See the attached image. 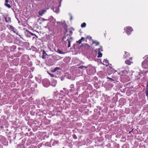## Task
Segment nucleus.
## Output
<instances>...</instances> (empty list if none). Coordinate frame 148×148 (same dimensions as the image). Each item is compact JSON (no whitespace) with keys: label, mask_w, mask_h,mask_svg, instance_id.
<instances>
[{"label":"nucleus","mask_w":148,"mask_h":148,"mask_svg":"<svg viewBox=\"0 0 148 148\" xmlns=\"http://www.w3.org/2000/svg\"><path fill=\"white\" fill-rule=\"evenodd\" d=\"M124 30H125L126 34L128 35H130L131 32L133 30V29L131 27L128 26L124 28Z\"/></svg>","instance_id":"nucleus-3"},{"label":"nucleus","mask_w":148,"mask_h":148,"mask_svg":"<svg viewBox=\"0 0 148 148\" xmlns=\"http://www.w3.org/2000/svg\"><path fill=\"white\" fill-rule=\"evenodd\" d=\"M92 44H95L96 46L98 45H99V42H97L96 41H93Z\"/></svg>","instance_id":"nucleus-20"},{"label":"nucleus","mask_w":148,"mask_h":148,"mask_svg":"<svg viewBox=\"0 0 148 148\" xmlns=\"http://www.w3.org/2000/svg\"><path fill=\"white\" fill-rule=\"evenodd\" d=\"M11 48L13 50H15L16 49V47L15 46L13 45L12 46Z\"/></svg>","instance_id":"nucleus-31"},{"label":"nucleus","mask_w":148,"mask_h":148,"mask_svg":"<svg viewBox=\"0 0 148 148\" xmlns=\"http://www.w3.org/2000/svg\"><path fill=\"white\" fill-rule=\"evenodd\" d=\"M34 38V37H33V38Z\"/></svg>","instance_id":"nucleus-52"},{"label":"nucleus","mask_w":148,"mask_h":148,"mask_svg":"<svg viewBox=\"0 0 148 148\" xmlns=\"http://www.w3.org/2000/svg\"><path fill=\"white\" fill-rule=\"evenodd\" d=\"M88 67V66H81L79 67H78V68L81 69H82L83 70H85Z\"/></svg>","instance_id":"nucleus-13"},{"label":"nucleus","mask_w":148,"mask_h":148,"mask_svg":"<svg viewBox=\"0 0 148 148\" xmlns=\"http://www.w3.org/2000/svg\"><path fill=\"white\" fill-rule=\"evenodd\" d=\"M82 41L80 39L79 40L77 41V42L79 44H80L82 42Z\"/></svg>","instance_id":"nucleus-34"},{"label":"nucleus","mask_w":148,"mask_h":148,"mask_svg":"<svg viewBox=\"0 0 148 148\" xmlns=\"http://www.w3.org/2000/svg\"><path fill=\"white\" fill-rule=\"evenodd\" d=\"M5 5L8 8H10L11 7L10 5L8 4L5 3Z\"/></svg>","instance_id":"nucleus-26"},{"label":"nucleus","mask_w":148,"mask_h":148,"mask_svg":"<svg viewBox=\"0 0 148 148\" xmlns=\"http://www.w3.org/2000/svg\"><path fill=\"white\" fill-rule=\"evenodd\" d=\"M6 41L9 43H11L13 42V40L11 38H9L7 39Z\"/></svg>","instance_id":"nucleus-17"},{"label":"nucleus","mask_w":148,"mask_h":148,"mask_svg":"<svg viewBox=\"0 0 148 148\" xmlns=\"http://www.w3.org/2000/svg\"><path fill=\"white\" fill-rule=\"evenodd\" d=\"M86 45H87L88 46V44H86Z\"/></svg>","instance_id":"nucleus-49"},{"label":"nucleus","mask_w":148,"mask_h":148,"mask_svg":"<svg viewBox=\"0 0 148 148\" xmlns=\"http://www.w3.org/2000/svg\"><path fill=\"white\" fill-rule=\"evenodd\" d=\"M99 49H100V50H99L100 51L101 50V51H103V50L102 49V47H101V48H99Z\"/></svg>","instance_id":"nucleus-41"},{"label":"nucleus","mask_w":148,"mask_h":148,"mask_svg":"<svg viewBox=\"0 0 148 148\" xmlns=\"http://www.w3.org/2000/svg\"><path fill=\"white\" fill-rule=\"evenodd\" d=\"M26 32L27 33H29V34H31L32 36H36L37 38H38V36L35 34H33V33L29 31L28 30H26Z\"/></svg>","instance_id":"nucleus-11"},{"label":"nucleus","mask_w":148,"mask_h":148,"mask_svg":"<svg viewBox=\"0 0 148 148\" xmlns=\"http://www.w3.org/2000/svg\"><path fill=\"white\" fill-rule=\"evenodd\" d=\"M88 67L87 69V73L89 75H91L95 73L96 70L94 67L92 66L91 65H89L88 66Z\"/></svg>","instance_id":"nucleus-2"},{"label":"nucleus","mask_w":148,"mask_h":148,"mask_svg":"<svg viewBox=\"0 0 148 148\" xmlns=\"http://www.w3.org/2000/svg\"><path fill=\"white\" fill-rule=\"evenodd\" d=\"M72 37H71L70 38V39H72Z\"/></svg>","instance_id":"nucleus-47"},{"label":"nucleus","mask_w":148,"mask_h":148,"mask_svg":"<svg viewBox=\"0 0 148 148\" xmlns=\"http://www.w3.org/2000/svg\"><path fill=\"white\" fill-rule=\"evenodd\" d=\"M104 60L105 62L106 63H108V61L107 59H104Z\"/></svg>","instance_id":"nucleus-36"},{"label":"nucleus","mask_w":148,"mask_h":148,"mask_svg":"<svg viewBox=\"0 0 148 148\" xmlns=\"http://www.w3.org/2000/svg\"><path fill=\"white\" fill-rule=\"evenodd\" d=\"M86 25V24L85 23H83L81 25L82 27H85Z\"/></svg>","instance_id":"nucleus-25"},{"label":"nucleus","mask_w":148,"mask_h":148,"mask_svg":"<svg viewBox=\"0 0 148 148\" xmlns=\"http://www.w3.org/2000/svg\"><path fill=\"white\" fill-rule=\"evenodd\" d=\"M6 27L5 26L4 23H0V30L3 31L5 29Z\"/></svg>","instance_id":"nucleus-6"},{"label":"nucleus","mask_w":148,"mask_h":148,"mask_svg":"<svg viewBox=\"0 0 148 148\" xmlns=\"http://www.w3.org/2000/svg\"><path fill=\"white\" fill-rule=\"evenodd\" d=\"M59 95V94H58L57 95H54L53 97L54 100L50 99L47 100V104L48 105H51L52 106H53L55 104H58L60 99L58 98L57 99V98Z\"/></svg>","instance_id":"nucleus-1"},{"label":"nucleus","mask_w":148,"mask_h":148,"mask_svg":"<svg viewBox=\"0 0 148 148\" xmlns=\"http://www.w3.org/2000/svg\"><path fill=\"white\" fill-rule=\"evenodd\" d=\"M73 138L75 139H77V136H76V135L75 134H74L73 136Z\"/></svg>","instance_id":"nucleus-33"},{"label":"nucleus","mask_w":148,"mask_h":148,"mask_svg":"<svg viewBox=\"0 0 148 148\" xmlns=\"http://www.w3.org/2000/svg\"><path fill=\"white\" fill-rule=\"evenodd\" d=\"M60 68L59 67H56L54 69H53L51 70V72L52 73H54L57 70H60Z\"/></svg>","instance_id":"nucleus-12"},{"label":"nucleus","mask_w":148,"mask_h":148,"mask_svg":"<svg viewBox=\"0 0 148 148\" xmlns=\"http://www.w3.org/2000/svg\"><path fill=\"white\" fill-rule=\"evenodd\" d=\"M74 86V85L73 84H71L70 85V87L71 88H72Z\"/></svg>","instance_id":"nucleus-39"},{"label":"nucleus","mask_w":148,"mask_h":148,"mask_svg":"<svg viewBox=\"0 0 148 148\" xmlns=\"http://www.w3.org/2000/svg\"><path fill=\"white\" fill-rule=\"evenodd\" d=\"M121 78H126L128 77L127 75H123L121 76Z\"/></svg>","instance_id":"nucleus-29"},{"label":"nucleus","mask_w":148,"mask_h":148,"mask_svg":"<svg viewBox=\"0 0 148 148\" xmlns=\"http://www.w3.org/2000/svg\"><path fill=\"white\" fill-rule=\"evenodd\" d=\"M49 74L50 75L51 77H53L54 76V75L52 74L49 73Z\"/></svg>","instance_id":"nucleus-37"},{"label":"nucleus","mask_w":148,"mask_h":148,"mask_svg":"<svg viewBox=\"0 0 148 148\" xmlns=\"http://www.w3.org/2000/svg\"><path fill=\"white\" fill-rule=\"evenodd\" d=\"M72 16H71V18H70L71 20H72Z\"/></svg>","instance_id":"nucleus-44"},{"label":"nucleus","mask_w":148,"mask_h":148,"mask_svg":"<svg viewBox=\"0 0 148 148\" xmlns=\"http://www.w3.org/2000/svg\"><path fill=\"white\" fill-rule=\"evenodd\" d=\"M125 63L129 65H130L131 63H132V62L129 60H127L125 62Z\"/></svg>","instance_id":"nucleus-16"},{"label":"nucleus","mask_w":148,"mask_h":148,"mask_svg":"<svg viewBox=\"0 0 148 148\" xmlns=\"http://www.w3.org/2000/svg\"><path fill=\"white\" fill-rule=\"evenodd\" d=\"M58 141L56 140H54L52 144V146H54L55 145L57 144L58 143Z\"/></svg>","instance_id":"nucleus-22"},{"label":"nucleus","mask_w":148,"mask_h":148,"mask_svg":"<svg viewBox=\"0 0 148 148\" xmlns=\"http://www.w3.org/2000/svg\"><path fill=\"white\" fill-rule=\"evenodd\" d=\"M1 38H5V35L4 34H1Z\"/></svg>","instance_id":"nucleus-35"},{"label":"nucleus","mask_w":148,"mask_h":148,"mask_svg":"<svg viewBox=\"0 0 148 148\" xmlns=\"http://www.w3.org/2000/svg\"><path fill=\"white\" fill-rule=\"evenodd\" d=\"M57 83V81L56 80H53L52 82L51 85L53 86H55Z\"/></svg>","instance_id":"nucleus-18"},{"label":"nucleus","mask_w":148,"mask_h":148,"mask_svg":"<svg viewBox=\"0 0 148 148\" xmlns=\"http://www.w3.org/2000/svg\"><path fill=\"white\" fill-rule=\"evenodd\" d=\"M18 50H20L22 49V48H18Z\"/></svg>","instance_id":"nucleus-42"},{"label":"nucleus","mask_w":148,"mask_h":148,"mask_svg":"<svg viewBox=\"0 0 148 148\" xmlns=\"http://www.w3.org/2000/svg\"><path fill=\"white\" fill-rule=\"evenodd\" d=\"M36 80L38 82L40 83L41 82V80L40 78L36 77Z\"/></svg>","instance_id":"nucleus-24"},{"label":"nucleus","mask_w":148,"mask_h":148,"mask_svg":"<svg viewBox=\"0 0 148 148\" xmlns=\"http://www.w3.org/2000/svg\"><path fill=\"white\" fill-rule=\"evenodd\" d=\"M110 78V77H107V78H108V79H109Z\"/></svg>","instance_id":"nucleus-48"},{"label":"nucleus","mask_w":148,"mask_h":148,"mask_svg":"<svg viewBox=\"0 0 148 148\" xmlns=\"http://www.w3.org/2000/svg\"><path fill=\"white\" fill-rule=\"evenodd\" d=\"M46 11L45 10H40L38 12V14L42 16Z\"/></svg>","instance_id":"nucleus-10"},{"label":"nucleus","mask_w":148,"mask_h":148,"mask_svg":"<svg viewBox=\"0 0 148 148\" xmlns=\"http://www.w3.org/2000/svg\"><path fill=\"white\" fill-rule=\"evenodd\" d=\"M125 52V55L124 56V57L125 58H127L130 56V54L127 52Z\"/></svg>","instance_id":"nucleus-19"},{"label":"nucleus","mask_w":148,"mask_h":148,"mask_svg":"<svg viewBox=\"0 0 148 148\" xmlns=\"http://www.w3.org/2000/svg\"><path fill=\"white\" fill-rule=\"evenodd\" d=\"M42 58L43 59H45L46 58V56L47 55V53H46V52L44 50H43L42 51Z\"/></svg>","instance_id":"nucleus-8"},{"label":"nucleus","mask_w":148,"mask_h":148,"mask_svg":"<svg viewBox=\"0 0 148 148\" xmlns=\"http://www.w3.org/2000/svg\"><path fill=\"white\" fill-rule=\"evenodd\" d=\"M53 10L56 13H58L59 12V9L58 8H53Z\"/></svg>","instance_id":"nucleus-14"},{"label":"nucleus","mask_w":148,"mask_h":148,"mask_svg":"<svg viewBox=\"0 0 148 148\" xmlns=\"http://www.w3.org/2000/svg\"><path fill=\"white\" fill-rule=\"evenodd\" d=\"M100 49H98V55L97 56L98 58L101 57L102 56V54L101 53L100 51H99Z\"/></svg>","instance_id":"nucleus-15"},{"label":"nucleus","mask_w":148,"mask_h":148,"mask_svg":"<svg viewBox=\"0 0 148 148\" xmlns=\"http://www.w3.org/2000/svg\"><path fill=\"white\" fill-rule=\"evenodd\" d=\"M124 80V81H125V82H126L127 81H128V80Z\"/></svg>","instance_id":"nucleus-46"},{"label":"nucleus","mask_w":148,"mask_h":148,"mask_svg":"<svg viewBox=\"0 0 148 148\" xmlns=\"http://www.w3.org/2000/svg\"><path fill=\"white\" fill-rule=\"evenodd\" d=\"M65 25L66 26V27H65V29L66 30V33L68 32V30L67 29V26L66 24H65Z\"/></svg>","instance_id":"nucleus-30"},{"label":"nucleus","mask_w":148,"mask_h":148,"mask_svg":"<svg viewBox=\"0 0 148 148\" xmlns=\"http://www.w3.org/2000/svg\"><path fill=\"white\" fill-rule=\"evenodd\" d=\"M68 35V34H66V33L65 34L64 36L62 38V40H64V39L66 38V37Z\"/></svg>","instance_id":"nucleus-23"},{"label":"nucleus","mask_w":148,"mask_h":148,"mask_svg":"<svg viewBox=\"0 0 148 148\" xmlns=\"http://www.w3.org/2000/svg\"><path fill=\"white\" fill-rule=\"evenodd\" d=\"M130 58V59H132V58Z\"/></svg>","instance_id":"nucleus-51"},{"label":"nucleus","mask_w":148,"mask_h":148,"mask_svg":"<svg viewBox=\"0 0 148 148\" xmlns=\"http://www.w3.org/2000/svg\"><path fill=\"white\" fill-rule=\"evenodd\" d=\"M42 84L45 87H47L49 85L50 82L47 79H45L42 81Z\"/></svg>","instance_id":"nucleus-4"},{"label":"nucleus","mask_w":148,"mask_h":148,"mask_svg":"<svg viewBox=\"0 0 148 148\" xmlns=\"http://www.w3.org/2000/svg\"><path fill=\"white\" fill-rule=\"evenodd\" d=\"M69 33H70V34H69V36H71V35L73 34V32L70 29L69 31Z\"/></svg>","instance_id":"nucleus-28"},{"label":"nucleus","mask_w":148,"mask_h":148,"mask_svg":"<svg viewBox=\"0 0 148 148\" xmlns=\"http://www.w3.org/2000/svg\"><path fill=\"white\" fill-rule=\"evenodd\" d=\"M145 92L146 95L148 96V88H146Z\"/></svg>","instance_id":"nucleus-32"},{"label":"nucleus","mask_w":148,"mask_h":148,"mask_svg":"<svg viewBox=\"0 0 148 148\" xmlns=\"http://www.w3.org/2000/svg\"><path fill=\"white\" fill-rule=\"evenodd\" d=\"M84 39V38L83 37H82L80 40L82 41Z\"/></svg>","instance_id":"nucleus-38"},{"label":"nucleus","mask_w":148,"mask_h":148,"mask_svg":"<svg viewBox=\"0 0 148 148\" xmlns=\"http://www.w3.org/2000/svg\"><path fill=\"white\" fill-rule=\"evenodd\" d=\"M71 28V29H73V30H74V29H73V28Z\"/></svg>","instance_id":"nucleus-50"},{"label":"nucleus","mask_w":148,"mask_h":148,"mask_svg":"<svg viewBox=\"0 0 148 148\" xmlns=\"http://www.w3.org/2000/svg\"><path fill=\"white\" fill-rule=\"evenodd\" d=\"M109 79H110V80H112V81H114L113 80V79H112L111 78H110Z\"/></svg>","instance_id":"nucleus-43"},{"label":"nucleus","mask_w":148,"mask_h":148,"mask_svg":"<svg viewBox=\"0 0 148 148\" xmlns=\"http://www.w3.org/2000/svg\"><path fill=\"white\" fill-rule=\"evenodd\" d=\"M22 57L23 58H28L29 57L28 55H24L22 56Z\"/></svg>","instance_id":"nucleus-27"},{"label":"nucleus","mask_w":148,"mask_h":148,"mask_svg":"<svg viewBox=\"0 0 148 148\" xmlns=\"http://www.w3.org/2000/svg\"><path fill=\"white\" fill-rule=\"evenodd\" d=\"M56 51L58 53L61 54H64L66 53L65 51L64 52L63 50H61L59 49H58Z\"/></svg>","instance_id":"nucleus-9"},{"label":"nucleus","mask_w":148,"mask_h":148,"mask_svg":"<svg viewBox=\"0 0 148 148\" xmlns=\"http://www.w3.org/2000/svg\"><path fill=\"white\" fill-rule=\"evenodd\" d=\"M66 41H68V43H69V45L68 46V47L69 48V47H70L71 46V42H70L69 40V38H67Z\"/></svg>","instance_id":"nucleus-21"},{"label":"nucleus","mask_w":148,"mask_h":148,"mask_svg":"<svg viewBox=\"0 0 148 148\" xmlns=\"http://www.w3.org/2000/svg\"><path fill=\"white\" fill-rule=\"evenodd\" d=\"M8 28L10 30L13 31L17 35H18L19 36H20V35H18V33L17 32V30L12 25H9L8 26Z\"/></svg>","instance_id":"nucleus-5"},{"label":"nucleus","mask_w":148,"mask_h":148,"mask_svg":"<svg viewBox=\"0 0 148 148\" xmlns=\"http://www.w3.org/2000/svg\"><path fill=\"white\" fill-rule=\"evenodd\" d=\"M147 60L148 61V57L147 58Z\"/></svg>","instance_id":"nucleus-45"},{"label":"nucleus","mask_w":148,"mask_h":148,"mask_svg":"<svg viewBox=\"0 0 148 148\" xmlns=\"http://www.w3.org/2000/svg\"><path fill=\"white\" fill-rule=\"evenodd\" d=\"M5 21L8 23H11V20L10 18L8 17H5Z\"/></svg>","instance_id":"nucleus-7"},{"label":"nucleus","mask_w":148,"mask_h":148,"mask_svg":"<svg viewBox=\"0 0 148 148\" xmlns=\"http://www.w3.org/2000/svg\"><path fill=\"white\" fill-rule=\"evenodd\" d=\"M5 2L6 3H8V0H5Z\"/></svg>","instance_id":"nucleus-40"}]
</instances>
